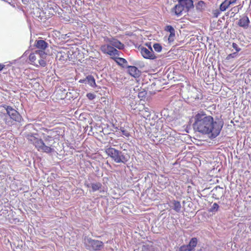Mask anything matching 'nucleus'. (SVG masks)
Masks as SVG:
<instances>
[{
	"instance_id": "1",
	"label": "nucleus",
	"mask_w": 251,
	"mask_h": 251,
	"mask_svg": "<svg viewBox=\"0 0 251 251\" xmlns=\"http://www.w3.org/2000/svg\"><path fill=\"white\" fill-rule=\"evenodd\" d=\"M194 130L203 134H207L211 138L218 136L223 127L221 122L214 121L213 117L203 111L198 112L193 117Z\"/></svg>"
},
{
	"instance_id": "2",
	"label": "nucleus",
	"mask_w": 251,
	"mask_h": 251,
	"mask_svg": "<svg viewBox=\"0 0 251 251\" xmlns=\"http://www.w3.org/2000/svg\"><path fill=\"white\" fill-rule=\"evenodd\" d=\"M106 154L116 163H126L129 159L130 156L125 151H118L113 148H109L105 151Z\"/></svg>"
},
{
	"instance_id": "3",
	"label": "nucleus",
	"mask_w": 251,
	"mask_h": 251,
	"mask_svg": "<svg viewBox=\"0 0 251 251\" xmlns=\"http://www.w3.org/2000/svg\"><path fill=\"white\" fill-rule=\"evenodd\" d=\"M36 135V134H27L25 137L31 143L34 145L38 151L47 153H50L53 151L52 148L45 145L43 140L37 138Z\"/></svg>"
},
{
	"instance_id": "4",
	"label": "nucleus",
	"mask_w": 251,
	"mask_h": 251,
	"mask_svg": "<svg viewBox=\"0 0 251 251\" xmlns=\"http://www.w3.org/2000/svg\"><path fill=\"white\" fill-rule=\"evenodd\" d=\"M47 53L43 50H36L35 52L30 53L29 60L31 64L36 66L45 67L46 65L45 59Z\"/></svg>"
},
{
	"instance_id": "5",
	"label": "nucleus",
	"mask_w": 251,
	"mask_h": 251,
	"mask_svg": "<svg viewBox=\"0 0 251 251\" xmlns=\"http://www.w3.org/2000/svg\"><path fill=\"white\" fill-rule=\"evenodd\" d=\"M84 243L88 250H100L103 246L101 241L93 240L90 238L85 237Z\"/></svg>"
},
{
	"instance_id": "6",
	"label": "nucleus",
	"mask_w": 251,
	"mask_h": 251,
	"mask_svg": "<svg viewBox=\"0 0 251 251\" xmlns=\"http://www.w3.org/2000/svg\"><path fill=\"white\" fill-rule=\"evenodd\" d=\"M100 50L103 53L107 54L111 56H119L120 55V51L108 43L102 45L100 47Z\"/></svg>"
},
{
	"instance_id": "7",
	"label": "nucleus",
	"mask_w": 251,
	"mask_h": 251,
	"mask_svg": "<svg viewBox=\"0 0 251 251\" xmlns=\"http://www.w3.org/2000/svg\"><path fill=\"white\" fill-rule=\"evenodd\" d=\"M139 50L143 56V57L146 59H154L156 56L154 54L153 51L151 47V45L148 46V48L144 47H139Z\"/></svg>"
},
{
	"instance_id": "8",
	"label": "nucleus",
	"mask_w": 251,
	"mask_h": 251,
	"mask_svg": "<svg viewBox=\"0 0 251 251\" xmlns=\"http://www.w3.org/2000/svg\"><path fill=\"white\" fill-rule=\"evenodd\" d=\"M7 114L11 117L13 121L20 122L21 120V116L20 114L14 109L10 106H7L6 108Z\"/></svg>"
},
{
	"instance_id": "9",
	"label": "nucleus",
	"mask_w": 251,
	"mask_h": 251,
	"mask_svg": "<svg viewBox=\"0 0 251 251\" xmlns=\"http://www.w3.org/2000/svg\"><path fill=\"white\" fill-rule=\"evenodd\" d=\"M106 43L110 44L114 48L122 50L124 48V45L116 39L113 38H106L104 39Z\"/></svg>"
},
{
	"instance_id": "10",
	"label": "nucleus",
	"mask_w": 251,
	"mask_h": 251,
	"mask_svg": "<svg viewBox=\"0 0 251 251\" xmlns=\"http://www.w3.org/2000/svg\"><path fill=\"white\" fill-rule=\"evenodd\" d=\"M35 46L39 49L38 50L45 51L46 49L48 47L49 44L43 40H37L35 42Z\"/></svg>"
},
{
	"instance_id": "11",
	"label": "nucleus",
	"mask_w": 251,
	"mask_h": 251,
	"mask_svg": "<svg viewBox=\"0 0 251 251\" xmlns=\"http://www.w3.org/2000/svg\"><path fill=\"white\" fill-rule=\"evenodd\" d=\"M128 72L130 75L135 78L139 77L140 75V71L135 66H129L128 67Z\"/></svg>"
},
{
	"instance_id": "12",
	"label": "nucleus",
	"mask_w": 251,
	"mask_h": 251,
	"mask_svg": "<svg viewBox=\"0 0 251 251\" xmlns=\"http://www.w3.org/2000/svg\"><path fill=\"white\" fill-rule=\"evenodd\" d=\"M236 0H225L221 3L220 9L221 11H226V9L230 6V4H234L236 2Z\"/></svg>"
},
{
	"instance_id": "13",
	"label": "nucleus",
	"mask_w": 251,
	"mask_h": 251,
	"mask_svg": "<svg viewBox=\"0 0 251 251\" xmlns=\"http://www.w3.org/2000/svg\"><path fill=\"white\" fill-rule=\"evenodd\" d=\"M185 10V12L193 7V2L192 0H180L179 1Z\"/></svg>"
},
{
	"instance_id": "14",
	"label": "nucleus",
	"mask_w": 251,
	"mask_h": 251,
	"mask_svg": "<svg viewBox=\"0 0 251 251\" xmlns=\"http://www.w3.org/2000/svg\"><path fill=\"white\" fill-rule=\"evenodd\" d=\"M249 23V18L246 16H244L239 21L238 25L241 27L246 28L248 27Z\"/></svg>"
},
{
	"instance_id": "15",
	"label": "nucleus",
	"mask_w": 251,
	"mask_h": 251,
	"mask_svg": "<svg viewBox=\"0 0 251 251\" xmlns=\"http://www.w3.org/2000/svg\"><path fill=\"white\" fill-rule=\"evenodd\" d=\"M170 207L176 212H179L181 208V205L180 202L175 200L171 202Z\"/></svg>"
},
{
	"instance_id": "16",
	"label": "nucleus",
	"mask_w": 251,
	"mask_h": 251,
	"mask_svg": "<svg viewBox=\"0 0 251 251\" xmlns=\"http://www.w3.org/2000/svg\"><path fill=\"white\" fill-rule=\"evenodd\" d=\"M174 10L175 11V13L176 15L177 16H180L183 11H185L184 8L181 4L180 2L178 1V4H177L174 8Z\"/></svg>"
},
{
	"instance_id": "17",
	"label": "nucleus",
	"mask_w": 251,
	"mask_h": 251,
	"mask_svg": "<svg viewBox=\"0 0 251 251\" xmlns=\"http://www.w3.org/2000/svg\"><path fill=\"white\" fill-rule=\"evenodd\" d=\"M198 243V240L196 238H192L187 247L189 249V251H193L194 250V248L196 247Z\"/></svg>"
},
{
	"instance_id": "18",
	"label": "nucleus",
	"mask_w": 251,
	"mask_h": 251,
	"mask_svg": "<svg viewBox=\"0 0 251 251\" xmlns=\"http://www.w3.org/2000/svg\"><path fill=\"white\" fill-rule=\"evenodd\" d=\"M86 83H87L91 87H96V84L94 77L91 75H89L86 77Z\"/></svg>"
},
{
	"instance_id": "19",
	"label": "nucleus",
	"mask_w": 251,
	"mask_h": 251,
	"mask_svg": "<svg viewBox=\"0 0 251 251\" xmlns=\"http://www.w3.org/2000/svg\"><path fill=\"white\" fill-rule=\"evenodd\" d=\"M2 119L6 125L8 126L13 125V119L7 113L2 116Z\"/></svg>"
},
{
	"instance_id": "20",
	"label": "nucleus",
	"mask_w": 251,
	"mask_h": 251,
	"mask_svg": "<svg viewBox=\"0 0 251 251\" xmlns=\"http://www.w3.org/2000/svg\"><path fill=\"white\" fill-rule=\"evenodd\" d=\"M142 112L143 116L146 119L150 117L151 113L149 108L145 107L142 110Z\"/></svg>"
},
{
	"instance_id": "21",
	"label": "nucleus",
	"mask_w": 251,
	"mask_h": 251,
	"mask_svg": "<svg viewBox=\"0 0 251 251\" xmlns=\"http://www.w3.org/2000/svg\"><path fill=\"white\" fill-rule=\"evenodd\" d=\"M92 189L93 192L99 190L101 187V183L98 182L95 183H92Z\"/></svg>"
},
{
	"instance_id": "22",
	"label": "nucleus",
	"mask_w": 251,
	"mask_h": 251,
	"mask_svg": "<svg viewBox=\"0 0 251 251\" xmlns=\"http://www.w3.org/2000/svg\"><path fill=\"white\" fill-rule=\"evenodd\" d=\"M66 54L64 52H58L56 57L60 60L64 61L66 59Z\"/></svg>"
},
{
	"instance_id": "23",
	"label": "nucleus",
	"mask_w": 251,
	"mask_h": 251,
	"mask_svg": "<svg viewBox=\"0 0 251 251\" xmlns=\"http://www.w3.org/2000/svg\"><path fill=\"white\" fill-rule=\"evenodd\" d=\"M115 60L116 62L120 65H122L123 64L127 63V61L123 58L116 57Z\"/></svg>"
},
{
	"instance_id": "24",
	"label": "nucleus",
	"mask_w": 251,
	"mask_h": 251,
	"mask_svg": "<svg viewBox=\"0 0 251 251\" xmlns=\"http://www.w3.org/2000/svg\"><path fill=\"white\" fill-rule=\"evenodd\" d=\"M153 48L154 50H155V51H156L158 52H161L162 50V46H161V45L160 44H158V43L154 44L153 45Z\"/></svg>"
},
{
	"instance_id": "25",
	"label": "nucleus",
	"mask_w": 251,
	"mask_h": 251,
	"mask_svg": "<svg viewBox=\"0 0 251 251\" xmlns=\"http://www.w3.org/2000/svg\"><path fill=\"white\" fill-rule=\"evenodd\" d=\"M44 139L45 141L47 143V144L48 145L47 146H50L51 148V147H50L51 145L49 144L48 142L49 143V142H50V141H52L53 140L51 136L47 135V136H44Z\"/></svg>"
},
{
	"instance_id": "26",
	"label": "nucleus",
	"mask_w": 251,
	"mask_h": 251,
	"mask_svg": "<svg viewBox=\"0 0 251 251\" xmlns=\"http://www.w3.org/2000/svg\"><path fill=\"white\" fill-rule=\"evenodd\" d=\"M231 46L232 48L235 50L236 51L235 52H236V54L238 52L241 50V48H239V46L235 43H233Z\"/></svg>"
},
{
	"instance_id": "27",
	"label": "nucleus",
	"mask_w": 251,
	"mask_h": 251,
	"mask_svg": "<svg viewBox=\"0 0 251 251\" xmlns=\"http://www.w3.org/2000/svg\"><path fill=\"white\" fill-rule=\"evenodd\" d=\"M165 30L172 33L175 32L174 28L171 25H167L165 27Z\"/></svg>"
},
{
	"instance_id": "28",
	"label": "nucleus",
	"mask_w": 251,
	"mask_h": 251,
	"mask_svg": "<svg viewBox=\"0 0 251 251\" xmlns=\"http://www.w3.org/2000/svg\"><path fill=\"white\" fill-rule=\"evenodd\" d=\"M121 130V131L122 133V134L126 137H128L129 136H130V134L129 133V132L126 130H125L124 128H121L120 129Z\"/></svg>"
},
{
	"instance_id": "29",
	"label": "nucleus",
	"mask_w": 251,
	"mask_h": 251,
	"mask_svg": "<svg viewBox=\"0 0 251 251\" xmlns=\"http://www.w3.org/2000/svg\"><path fill=\"white\" fill-rule=\"evenodd\" d=\"M175 36V32L172 33H170V35H169L168 40L169 43L172 42L174 40V37Z\"/></svg>"
},
{
	"instance_id": "30",
	"label": "nucleus",
	"mask_w": 251,
	"mask_h": 251,
	"mask_svg": "<svg viewBox=\"0 0 251 251\" xmlns=\"http://www.w3.org/2000/svg\"><path fill=\"white\" fill-rule=\"evenodd\" d=\"M219 208V205L216 203H214L211 207V211H217Z\"/></svg>"
},
{
	"instance_id": "31",
	"label": "nucleus",
	"mask_w": 251,
	"mask_h": 251,
	"mask_svg": "<svg viewBox=\"0 0 251 251\" xmlns=\"http://www.w3.org/2000/svg\"><path fill=\"white\" fill-rule=\"evenodd\" d=\"M189 251V249L187 246H182L179 248V251Z\"/></svg>"
},
{
	"instance_id": "32",
	"label": "nucleus",
	"mask_w": 251,
	"mask_h": 251,
	"mask_svg": "<svg viewBox=\"0 0 251 251\" xmlns=\"http://www.w3.org/2000/svg\"><path fill=\"white\" fill-rule=\"evenodd\" d=\"M237 54H236V52H233L232 53L229 54L227 55L226 57L227 59H230L232 58H234L236 57Z\"/></svg>"
},
{
	"instance_id": "33",
	"label": "nucleus",
	"mask_w": 251,
	"mask_h": 251,
	"mask_svg": "<svg viewBox=\"0 0 251 251\" xmlns=\"http://www.w3.org/2000/svg\"><path fill=\"white\" fill-rule=\"evenodd\" d=\"M87 97H88V98L89 100H93L95 97V95L92 93L87 94Z\"/></svg>"
},
{
	"instance_id": "34",
	"label": "nucleus",
	"mask_w": 251,
	"mask_h": 251,
	"mask_svg": "<svg viewBox=\"0 0 251 251\" xmlns=\"http://www.w3.org/2000/svg\"><path fill=\"white\" fill-rule=\"evenodd\" d=\"M86 81H87V80H86V78L84 79H80L79 80V82H81V83H83V82L86 83Z\"/></svg>"
},
{
	"instance_id": "35",
	"label": "nucleus",
	"mask_w": 251,
	"mask_h": 251,
	"mask_svg": "<svg viewBox=\"0 0 251 251\" xmlns=\"http://www.w3.org/2000/svg\"><path fill=\"white\" fill-rule=\"evenodd\" d=\"M4 65L0 64V71L2 70V69L4 68Z\"/></svg>"
},
{
	"instance_id": "36",
	"label": "nucleus",
	"mask_w": 251,
	"mask_h": 251,
	"mask_svg": "<svg viewBox=\"0 0 251 251\" xmlns=\"http://www.w3.org/2000/svg\"><path fill=\"white\" fill-rule=\"evenodd\" d=\"M116 56H115V58H116V57H117ZM113 57H114V56H112V58H113Z\"/></svg>"
}]
</instances>
